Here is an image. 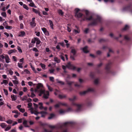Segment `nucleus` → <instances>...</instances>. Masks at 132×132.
Returning <instances> with one entry per match:
<instances>
[{
  "mask_svg": "<svg viewBox=\"0 0 132 132\" xmlns=\"http://www.w3.org/2000/svg\"><path fill=\"white\" fill-rule=\"evenodd\" d=\"M85 11L86 16L83 15V17L81 19L80 21H84L85 20L90 21L92 20L93 21L88 24V26H96L98 23H102V19L100 16L97 15L95 19L93 18L92 15L90 16L89 17H88L89 13V11L87 10H86Z\"/></svg>",
  "mask_w": 132,
  "mask_h": 132,
  "instance_id": "obj_1",
  "label": "nucleus"
},
{
  "mask_svg": "<svg viewBox=\"0 0 132 132\" xmlns=\"http://www.w3.org/2000/svg\"><path fill=\"white\" fill-rule=\"evenodd\" d=\"M76 98L77 97L76 96H74L73 98H69V101H73L72 103V105L76 106L77 107L76 110V111L79 112L81 111L82 106L81 104H77L73 102V101L76 99Z\"/></svg>",
  "mask_w": 132,
  "mask_h": 132,
  "instance_id": "obj_2",
  "label": "nucleus"
},
{
  "mask_svg": "<svg viewBox=\"0 0 132 132\" xmlns=\"http://www.w3.org/2000/svg\"><path fill=\"white\" fill-rule=\"evenodd\" d=\"M66 67L68 68L72 69L73 70H75L76 69V67L71 64L70 62H69L66 65V66L63 65L62 66V68L64 70H66Z\"/></svg>",
  "mask_w": 132,
  "mask_h": 132,
  "instance_id": "obj_3",
  "label": "nucleus"
},
{
  "mask_svg": "<svg viewBox=\"0 0 132 132\" xmlns=\"http://www.w3.org/2000/svg\"><path fill=\"white\" fill-rule=\"evenodd\" d=\"M112 64V62L110 61H109L108 63L106 65L105 69L107 73H111V71L110 69Z\"/></svg>",
  "mask_w": 132,
  "mask_h": 132,
  "instance_id": "obj_4",
  "label": "nucleus"
},
{
  "mask_svg": "<svg viewBox=\"0 0 132 132\" xmlns=\"http://www.w3.org/2000/svg\"><path fill=\"white\" fill-rule=\"evenodd\" d=\"M40 92L42 94H43V97L45 99H47L49 95V93L48 91L45 92V90H42L41 89L40 90Z\"/></svg>",
  "mask_w": 132,
  "mask_h": 132,
  "instance_id": "obj_5",
  "label": "nucleus"
},
{
  "mask_svg": "<svg viewBox=\"0 0 132 132\" xmlns=\"http://www.w3.org/2000/svg\"><path fill=\"white\" fill-rule=\"evenodd\" d=\"M132 4H129L128 5L124 7L123 10V11H129L130 12L132 13V9H131V6Z\"/></svg>",
  "mask_w": 132,
  "mask_h": 132,
  "instance_id": "obj_6",
  "label": "nucleus"
},
{
  "mask_svg": "<svg viewBox=\"0 0 132 132\" xmlns=\"http://www.w3.org/2000/svg\"><path fill=\"white\" fill-rule=\"evenodd\" d=\"M94 91V89L93 88H89L88 89L86 90L83 91L79 93L81 95H85L88 92H92Z\"/></svg>",
  "mask_w": 132,
  "mask_h": 132,
  "instance_id": "obj_7",
  "label": "nucleus"
},
{
  "mask_svg": "<svg viewBox=\"0 0 132 132\" xmlns=\"http://www.w3.org/2000/svg\"><path fill=\"white\" fill-rule=\"evenodd\" d=\"M61 105L68 106L67 105L66 103L59 102L57 104L55 105L54 107L55 108H59Z\"/></svg>",
  "mask_w": 132,
  "mask_h": 132,
  "instance_id": "obj_8",
  "label": "nucleus"
},
{
  "mask_svg": "<svg viewBox=\"0 0 132 132\" xmlns=\"http://www.w3.org/2000/svg\"><path fill=\"white\" fill-rule=\"evenodd\" d=\"M74 124V123L72 122H67L64 123L63 126L64 127H66L67 126H72Z\"/></svg>",
  "mask_w": 132,
  "mask_h": 132,
  "instance_id": "obj_9",
  "label": "nucleus"
},
{
  "mask_svg": "<svg viewBox=\"0 0 132 132\" xmlns=\"http://www.w3.org/2000/svg\"><path fill=\"white\" fill-rule=\"evenodd\" d=\"M83 14L80 12H79L76 14H75V16L76 18L78 19L81 18V19L83 17Z\"/></svg>",
  "mask_w": 132,
  "mask_h": 132,
  "instance_id": "obj_10",
  "label": "nucleus"
},
{
  "mask_svg": "<svg viewBox=\"0 0 132 132\" xmlns=\"http://www.w3.org/2000/svg\"><path fill=\"white\" fill-rule=\"evenodd\" d=\"M86 105L87 106H90L92 105V103L91 101L88 99H87L85 102Z\"/></svg>",
  "mask_w": 132,
  "mask_h": 132,
  "instance_id": "obj_11",
  "label": "nucleus"
},
{
  "mask_svg": "<svg viewBox=\"0 0 132 132\" xmlns=\"http://www.w3.org/2000/svg\"><path fill=\"white\" fill-rule=\"evenodd\" d=\"M4 55H5V62L7 63H9L10 61V59L9 56L7 54H4Z\"/></svg>",
  "mask_w": 132,
  "mask_h": 132,
  "instance_id": "obj_12",
  "label": "nucleus"
},
{
  "mask_svg": "<svg viewBox=\"0 0 132 132\" xmlns=\"http://www.w3.org/2000/svg\"><path fill=\"white\" fill-rule=\"evenodd\" d=\"M43 87V85L41 83H38L37 84L36 88L37 89H42Z\"/></svg>",
  "mask_w": 132,
  "mask_h": 132,
  "instance_id": "obj_13",
  "label": "nucleus"
},
{
  "mask_svg": "<svg viewBox=\"0 0 132 132\" xmlns=\"http://www.w3.org/2000/svg\"><path fill=\"white\" fill-rule=\"evenodd\" d=\"M5 58V55H0V61L4 63L5 62L4 59Z\"/></svg>",
  "mask_w": 132,
  "mask_h": 132,
  "instance_id": "obj_14",
  "label": "nucleus"
},
{
  "mask_svg": "<svg viewBox=\"0 0 132 132\" xmlns=\"http://www.w3.org/2000/svg\"><path fill=\"white\" fill-rule=\"evenodd\" d=\"M39 114H41V117H44L47 114V113L46 112L44 111H42L39 112Z\"/></svg>",
  "mask_w": 132,
  "mask_h": 132,
  "instance_id": "obj_15",
  "label": "nucleus"
},
{
  "mask_svg": "<svg viewBox=\"0 0 132 132\" xmlns=\"http://www.w3.org/2000/svg\"><path fill=\"white\" fill-rule=\"evenodd\" d=\"M16 51H17L15 49L11 50L8 51V54L9 55H10L12 53H15Z\"/></svg>",
  "mask_w": 132,
  "mask_h": 132,
  "instance_id": "obj_16",
  "label": "nucleus"
},
{
  "mask_svg": "<svg viewBox=\"0 0 132 132\" xmlns=\"http://www.w3.org/2000/svg\"><path fill=\"white\" fill-rule=\"evenodd\" d=\"M87 46H85L82 48V50L84 53H87L89 52V51L87 50Z\"/></svg>",
  "mask_w": 132,
  "mask_h": 132,
  "instance_id": "obj_17",
  "label": "nucleus"
},
{
  "mask_svg": "<svg viewBox=\"0 0 132 132\" xmlns=\"http://www.w3.org/2000/svg\"><path fill=\"white\" fill-rule=\"evenodd\" d=\"M75 27L77 28V30L74 29V31L75 33L76 34L77 33H79L80 32V30L78 27L77 26H76Z\"/></svg>",
  "mask_w": 132,
  "mask_h": 132,
  "instance_id": "obj_18",
  "label": "nucleus"
},
{
  "mask_svg": "<svg viewBox=\"0 0 132 132\" xmlns=\"http://www.w3.org/2000/svg\"><path fill=\"white\" fill-rule=\"evenodd\" d=\"M25 32L24 31H21L19 35V36L23 37L25 35Z\"/></svg>",
  "mask_w": 132,
  "mask_h": 132,
  "instance_id": "obj_19",
  "label": "nucleus"
},
{
  "mask_svg": "<svg viewBox=\"0 0 132 132\" xmlns=\"http://www.w3.org/2000/svg\"><path fill=\"white\" fill-rule=\"evenodd\" d=\"M54 61L57 63H59L60 62V60L57 57H54Z\"/></svg>",
  "mask_w": 132,
  "mask_h": 132,
  "instance_id": "obj_20",
  "label": "nucleus"
},
{
  "mask_svg": "<svg viewBox=\"0 0 132 132\" xmlns=\"http://www.w3.org/2000/svg\"><path fill=\"white\" fill-rule=\"evenodd\" d=\"M58 96L60 98L62 99L66 98L67 97V95H66L64 94H60Z\"/></svg>",
  "mask_w": 132,
  "mask_h": 132,
  "instance_id": "obj_21",
  "label": "nucleus"
},
{
  "mask_svg": "<svg viewBox=\"0 0 132 132\" xmlns=\"http://www.w3.org/2000/svg\"><path fill=\"white\" fill-rule=\"evenodd\" d=\"M30 24L31 26L32 27H35L36 25V23L35 21H32L30 22Z\"/></svg>",
  "mask_w": 132,
  "mask_h": 132,
  "instance_id": "obj_22",
  "label": "nucleus"
},
{
  "mask_svg": "<svg viewBox=\"0 0 132 132\" xmlns=\"http://www.w3.org/2000/svg\"><path fill=\"white\" fill-rule=\"evenodd\" d=\"M34 39H35L36 41V44H37L38 45L40 43L41 41L40 40L39 38L35 37L34 38Z\"/></svg>",
  "mask_w": 132,
  "mask_h": 132,
  "instance_id": "obj_23",
  "label": "nucleus"
},
{
  "mask_svg": "<svg viewBox=\"0 0 132 132\" xmlns=\"http://www.w3.org/2000/svg\"><path fill=\"white\" fill-rule=\"evenodd\" d=\"M49 22L50 27L52 29H53L54 24L52 21L51 20H49Z\"/></svg>",
  "mask_w": 132,
  "mask_h": 132,
  "instance_id": "obj_24",
  "label": "nucleus"
},
{
  "mask_svg": "<svg viewBox=\"0 0 132 132\" xmlns=\"http://www.w3.org/2000/svg\"><path fill=\"white\" fill-rule=\"evenodd\" d=\"M23 124L25 127H28L29 126L27 125V121L26 120H24L23 122Z\"/></svg>",
  "mask_w": 132,
  "mask_h": 132,
  "instance_id": "obj_25",
  "label": "nucleus"
},
{
  "mask_svg": "<svg viewBox=\"0 0 132 132\" xmlns=\"http://www.w3.org/2000/svg\"><path fill=\"white\" fill-rule=\"evenodd\" d=\"M3 128H5L7 126V125L5 123H2L0 125Z\"/></svg>",
  "mask_w": 132,
  "mask_h": 132,
  "instance_id": "obj_26",
  "label": "nucleus"
},
{
  "mask_svg": "<svg viewBox=\"0 0 132 132\" xmlns=\"http://www.w3.org/2000/svg\"><path fill=\"white\" fill-rule=\"evenodd\" d=\"M71 52L73 53L74 55H75L76 53V51L74 49H72L71 50Z\"/></svg>",
  "mask_w": 132,
  "mask_h": 132,
  "instance_id": "obj_27",
  "label": "nucleus"
},
{
  "mask_svg": "<svg viewBox=\"0 0 132 132\" xmlns=\"http://www.w3.org/2000/svg\"><path fill=\"white\" fill-rule=\"evenodd\" d=\"M128 28H129L128 26L127 25H126L125 26L124 28H123L122 29V30H121L122 31H125L126 30H127V29H128Z\"/></svg>",
  "mask_w": 132,
  "mask_h": 132,
  "instance_id": "obj_28",
  "label": "nucleus"
},
{
  "mask_svg": "<svg viewBox=\"0 0 132 132\" xmlns=\"http://www.w3.org/2000/svg\"><path fill=\"white\" fill-rule=\"evenodd\" d=\"M39 104L40 106L39 107V108L40 110H42L44 108V107L43 106V103H42L40 102L39 103Z\"/></svg>",
  "mask_w": 132,
  "mask_h": 132,
  "instance_id": "obj_29",
  "label": "nucleus"
},
{
  "mask_svg": "<svg viewBox=\"0 0 132 132\" xmlns=\"http://www.w3.org/2000/svg\"><path fill=\"white\" fill-rule=\"evenodd\" d=\"M124 39L127 41H129L130 40V38L128 37L127 35H125L124 37Z\"/></svg>",
  "mask_w": 132,
  "mask_h": 132,
  "instance_id": "obj_30",
  "label": "nucleus"
},
{
  "mask_svg": "<svg viewBox=\"0 0 132 132\" xmlns=\"http://www.w3.org/2000/svg\"><path fill=\"white\" fill-rule=\"evenodd\" d=\"M55 116V115L53 113H51L50 115V116L48 118L49 119H51Z\"/></svg>",
  "mask_w": 132,
  "mask_h": 132,
  "instance_id": "obj_31",
  "label": "nucleus"
},
{
  "mask_svg": "<svg viewBox=\"0 0 132 132\" xmlns=\"http://www.w3.org/2000/svg\"><path fill=\"white\" fill-rule=\"evenodd\" d=\"M29 4L30 6L32 7H34L35 8L36 7V6H35L34 3L33 2H31Z\"/></svg>",
  "mask_w": 132,
  "mask_h": 132,
  "instance_id": "obj_32",
  "label": "nucleus"
},
{
  "mask_svg": "<svg viewBox=\"0 0 132 132\" xmlns=\"http://www.w3.org/2000/svg\"><path fill=\"white\" fill-rule=\"evenodd\" d=\"M11 97L12 101H15L16 100V97H14V96L13 95L11 96Z\"/></svg>",
  "mask_w": 132,
  "mask_h": 132,
  "instance_id": "obj_33",
  "label": "nucleus"
},
{
  "mask_svg": "<svg viewBox=\"0 0 132 132\" xmlns=\"http://www.w3.org/2000/svg\"><path fill=\"white\" fill-rule=\"evenodd\" d=\"M40 65L41 67L43 69H45V65L44 64H43L42 63H40Z\"/></svg>",
  "mask_w": 132,
  "mask_h": 132,
  "instance_id": "obj_34",
  "label": "nucleus"
},
{
  "mask_svg": "<svg viewBox=\"0 0 132 132\" xmlns=\"http://www.w3.org/2000/svg\"><path fill=\"white\" fill-rule=\"evenodd\" d=\"M75 55H71L70 56V58L72 60L74 61L75 60Z\"/></svg>",
  "mask_w": 132,
  "mask_h": 132,
  "instance_id": "obj_35",
  "label": "nucleus"
},
{
  "mask_svg": "<svg viewBox=\"0 0 132 132\" xmlns=\"http://www.w3.org/2000/svg\"><path fill=\"white\" fill-rule=\"evenodd\" d=\"M6 122H7L8 124H11L13 122V121L10 119L6 121Z\"/></svg>",
  "mask_w": 132,
  "mask_h": 132,
  "instance_id": "obj_36",
  "label": "nucleus"
},
{
  "mask_svg": "<svg viewBox=\"0 0 132 132\" xmlns=\"http://www.w3.org/2000/svg\"><path fill=\"white\" fill-rule=\"evenodd\" d=\"M90 77L92 78H93L94 77V73L93 72H90Z\"/></svg>",
  "mask_w": 132,
  "mask_h": 132,
  "instance_id": "obj_37",
  "label": "nucleus"
},
{
  "mask_svg": "<svg viewBox=\"0 0 132 132\" xmlns=\"http://www.w3.org/2000/svg\"><path fill=\"white\" fill-rule=\"evenodd\" d=\"M32 11L35 13L37 14V13H38V12L39 11L35 9L34 8H32Z\"/></svg>",
  "mask_w": 132,
  "mask_h": 132,
  "instance_id": "obj_38",
  "label": "nucleus"
},
{
  "mask_svg": "<svg viewBox=\"0 0 132 132\" xmlns=\"http://www.w3.org/2000/svg\"><path fill=\"white\" fill-rule=\"evenodd\" d=\"M12 112L13 113H15L16 114H17L19 115H20V113L17 110H14L12 111Z\"/></svg>",
  "mask_w": 132,
  "mask_h": 132,
  "instance_id": "obj_39",
  "label": "nucleus"
},
{
  "mask_svg": "<svg viewBox=\"0 0 132 132\" xmlns=\"http://www.w3.org/2000/svg\"><path fill=\"white\" fill-rule=\"evenodd\" d=\"M23 64L22 63H18V66L19 68H23V66H22Z\"/></svg>",
  "mask_w": 132,
  "mask_h": 132,
  "instance_id": "obj_40",
  "label": "nucleus"
},
{
  "mask_svg": "<svg viewBox=\"0 0 132 132\" xmlns=\"http://www.w3.org/2000/svg\"><path fill=\"white\" fill-rule=\"evenodd\" d=\"M27 97L26 96H24L22 99V100L23 101L27 100Z\"/></svg>",
  "mask_w": 132,
  "mask_h": 132,
  "instance_id": "obj_41",
  "label": "nucleus"
},
{
  "mask_svg": "<svg viewBox=\"0 0 132 132\" xmlns=\"http://www.w3.org/2000/svg\"><path fill=\"white\" fill-rule=\"evenodd\" d=\"M23 7L25 9L27 10H29V8L28 6L25 4H23Z\"/></svg>",
  "mask_w": 132,
  "mask_h": 132,
  "instance_id": "obj_42",
  "label": "nucleus"
},
{
  "mask_svg": "<svg viewBox=\"0 0 132 132\" xmlns=\"http://www.w3.org/2000/svg\"><path fill=\"white\" fill-rule=\"evenodd\" d=\"M30 66L31 68L32 69V70L34 71V72L36 73L37 72L35 68L32 66L31 63H30Z\"/></svg>",
  "mask_w": 132,
  "mask_h": 132,
  "instance_id": "obj_43",
  "label": "nucleus"
},
{
  "mask_svg": "<svg viewBox=\"0 0 132 132\" xmlns=\"http://www.w3.org/2000/svg\"><path fill=\"white\" fill-rule=\"evenodd\" d=\"M79 11H80L79 9H78V8L76 9H75V14H77V13H79L78 12Z\"/></svg>",
  "mask_w": 132,
  "mask_h": 132,
  "instance_id": "obj_44",
  "label": "nucleus"
},
{
  "mask_svg": "<svg viewBox=\"0 0 132 132\" xmlns=\"http://www.w3.org/2000/svg\"><path fill=\"white\" fill-rule=\"evenodd\" d=\"M58 13L59 14H61V15H63L64 14L62 10H58Z\"/></svg>",
  "mask_w": 132,
  "mask_h": 132,
  "instance_id": "obj_45",
  "label": "nucleus"
},
{
  "mask_svg": "<svg viewBox=\"0 0 132 132\" xmlns=\"http://www.w3.org/2000/svg\"><path fill=\"white\" fill-rule=\"evenodd\" d=\"M2 15L4 17H6V14L5 12H3L1 13Z\"/></svg>",
  "mask_w": 132,
  "mask_h": 132,
  "instance_id": "obj_46",
  "label": "nucleus"
},
{
  "mask_svg": "<svg viewBox=\"0 0 132 132\" xmlns=\"http://www.w3.org/2000/svg\"><path fill=\"white\" fill-rule=\"evenodd\" d=\"M11 126L9 125L8 126L6 127V128L5 129V131H8L11 128Z\"/></svg>",
  "mask_w": 132,
  "mask_h": 132,
  "instance_id": "obj_47",
  "label": "nucleus"
},
{
  "mask_svg": "<svg viewBox=\"0 0 132 132\" xmlns=\"http://www.w3.org/2000/svg\"><path fill=\"white\" fill-rule=\"evenodd\" d=\"M5 28L6 29H11L12 28V27L10 26H5Z\"/></svg>",
  "mask_w": 132,
  "mask_h": 132,
  "instance_id": "obj_48",
  "label": "nucleus"
},
{
  "mask_svg": "<svg viewBox=\"0 0 132 132\" xmlns=\"http://www.w3.org/2000/svg\"><path fill=\"white\" fill-rule=\"evenodd\" d=\"M12 81L13 84L15 85H17L18 84V82L16 80H13Z\"/></svg>",
  "mask_w": 132,
  "mask_h": 132,
  "instance_id": "obj_49",
  "label": "nucleus"
},
{
  "mask_svg": "<svg viewBox=\"0 0 132 132\" xmlns=\"http://www.w3.org/2000/svg\"><path fill=\"white\" fill-rule=\"evenodd\" d=\"M32 113H34L35 114L37 115L38 114H39V112H38L36 111H35L33 112H31Z\"/></svg>",
  "mask_w": 132,
  "mask_h": 132,
  "instance_id": "obj_50",
  "label": "nucleus"
},
{
  "mask_svg": "<svg viewBox=\"0 0 132 132\" xmlns=\"http://www.w3.org/2000/svg\"><path fill=\"white\" fill-rule=\"evenodd\" d=\"M35 96H36V95L34 93L32 92H31V95L30 96V97L32 98H33Z\"/></svg>",
  "mask_w": 132,
  "mask_h": 132,
  "instance_id": "obj_51",
  "label": "nucleus"
},
{
  "mask_svg": "<svg viewBox=\"0 0 132 132\" xmlns=\"http://www.w3.org/2000/svg\"><path fill=\"white\" fill-rule=\"evenodd\" d=\"M5 94V95H8V91L7 89H3Z\"/></svg>",
  "mask_w": 132,
  "mask_h": 132,
  "instance_id": "obj_52",
  "label": "nucleus"
},
{
  "mask_svg": "<svg viewBox=\"0 0 132 132\" xmlns=\"http://www.w3.org/2000/svg\"><path fill=\"white\" fill-rule=\"evenodd\" d=\"M94 83L96 85H97L98 83V80L97 79H96L94 81Z\"/></svg>",
  "mask_w": 132,
  "mask_h": 132,
  "instance_id": "obj_53",
  "label": "nucleus"
},
{
  "mask_svg": "<svg viewBox=\"0 0 132 132\" xmlns=\"http://www.w3.org/2000/svg\"><path fill=\"white\" fill-rule=\"evenodd\" d=\"M41 29L43 31L44 33L47 30V29L44 27L42 28Z\"/></svg>",
  "mask_w": 132,
  "mask_h": 132,
  "instance_id": "obj_54",
  "label": "nucleus"
},
{
  "mask_svg": "<svg viewBox=\"0 0 132 132\" xmlns=\"http://www.w3.org/2000/svg\"><path fill=\"white\" fill-rule=\"evenodd\" d=\"M44 33L45 34V35L46 36H49L50 35L49 32L47 30Z\"/></svg>",
  "mask_w": 132,
  "mask_h": 132,
  "instance_id": "obj_55",
  "label": "nucleus"
},
{
  "mask_svg": "<svg viewBox=\"0 0 132 132\" xmlns=\"http://www.w3.org/2000/svg\"><path fill=\"white\" fill-rule=\"evenodd\" d=\"M12 59L14 61L16 62L17 61V58L15 56H13Z\"/></svg>",
  "mask_w": 132,
  "mask_h": 132,
  "instance_id": "obj_56",
  "label": "nucleus"
},
{
  "mask_svg": "<svg viewBox=\"0 0 132 132\" xmlns=\"http://www.w3.org/2000/svg\"><path fill=\"white\" fill-rule=\"evenodd\" d=\"M33 50L34 51H35V52H38L39 51L37 50V49L36 47H34L33 48Z\"/></svg>",
  "mask_w": 132,
  "mask_h": 132,
  "instance_id": "obj_57",
  "label": "nucleus"
},
{
  "mask_svg": "<svg viewBox=\"0 0 132 132\" xmlns=\"http://www.w3.org/2000/svg\"><path fill=\"white\" fill-rule=\"evenodd\" d=\"M75 86L78 87H82L81 85L80 84H76L75 85Z\"/></svg>",
  "mask_w": 132,
  "mask_h": 132,
  "instance_id": "obj_58",
  "label": "nucleus"
},
{
  "mask_svg": "<svg viewBox=\"0 0 132 132\" xmlns=\"http://www.w3.org/2000/svg\"><path fill=\"white\" fill-rule=\"evenodd\" d=\"M89 30L88 28H86L84 31V33L85 34H87L88 32V31Z\"/></svg>",
  "mask_w": 132,
  "mask_h": 132,
  "instance_id": "obj_59",
  "label": "nucleus"
},
{
  "mask_svg": "<svg viewBox=\"0 0 132 132\" xmlns=\"http://www.w3.org/2000/svg\"><path fill=\"white\" fill-rule=\"evenodd\" d=\"M4 84L5 85H6L8 84V82L6 80H3Z\"/></svg>",
  "mask_w": 132,
  "mask_h": 132,
  "instance_id": "obj_60",
  "label": "nucleus"
},
{
  "mask_svg": "<svg viewBox=\"0 0 132 132\" xmlns=\"http://www.w3.org/2000/svg\"><path fill=\"white\" fill-rule=\"evenodd\" d=\"M19 110L20 112L22 113H23L25 111V109H24L21 108L19 109Z\"/></svg>",
  "mask_w": 132,
  "mask_h": 132,
  "instance_id": "obj_61",
  "label": "nucleus"
},
{
  "mask_svg": "<svg viewBox=\"0 0 132 132\" xmlns=\"http://www.w3.org/2000/svg\"><path fill=\"white\" fill-rule=\"evenodd\" d=\"M67 84L70 86H71L72 83V82L71 81H67Z\"/></svg>",
  "mask_w": 132,
  "mask_h": 132,
  "instance_id": "obj_62",
  "label": "nucleus"
},
{
  "mask_svg": "<svg viewBox=\"0 0 132 132\" xmlns=\"http://www.w3.org/2000/svg\"><path fill=\"white\" fill-rule=\"evenodd\" d=\"M64 111L62 109H60L59 111V112L61 114L64 112Z\"/></svg>",
  "mask_w": 132,
  "mask_h": 132,
  "instance_id": "obj_63",
  "label": "nucleus"
},
{
  "mask_svg": "<svg viewBox=\"0 0 132 132\" xmlns=\"http://www.w3.org/2000/svg\"><path fill=\"white\" fill-rule=\"evenodd\" d=\"M44 130L45 132H52V130H49L46 129H44Z\"/></svg>",
  "mask_w": 132,
  "mask_h": 132,
  "instance_id": "obj_64",
  "label": "nucleus"
}]
</instances>
